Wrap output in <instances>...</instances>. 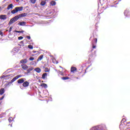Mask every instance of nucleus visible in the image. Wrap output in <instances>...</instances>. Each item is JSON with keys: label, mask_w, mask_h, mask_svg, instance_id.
I'll list each match as a JSON object with an SVG mask.
<instances>
[{"label": "nucleus", "mask_w": 130, "mask_h": 130, "mask_svg": "<svg viewBox=\"0 0 130 130\" xmlns=\"http://www.w3.org/2000/svg\"><path fill=\"white\" fill-rule=\"evenodd\" d=\"M76 79H78V78L77 77V78H76Z\"/></svg>", "instance_id": "obj_45"}, {"label": "nucleus", "mask_w": 130, "mask_h": 130, "mask_svg": "<svg viewBox=\"0 0 130 130\" xmlns=\"http://www.w3.org/2000/svg\"><path fill=\"white\" fill-rule=\"evenodd\" d=\"M15 22H16V21H15V20H14V18H13L12 19H11L10 20L9 24V25H12V24H13V23H15Z\"/></svg>", "instance_id": "obj_10"}, {"label": "nucleus", "mask_w": 130, "mask_h": 130, "mask_svg": "<svg viewBox=\"0 0 130 130\" xmlns=\"http://www.w3.org/2000/svg\"><path fill=\"white\" fill-rule=\"evenodd\" d=\"M69 78L68 77H64L62 78V80H69Z\"/></svg>", "instance_id": "obj_28"}, {"label": "nucleus", "mask_w": 130, "mask_h": 130, "mask_svg": "<svg viewBox=\"0 0 130 130\" xmlns=\"http://www.w3.org/2000/svg\"><path fill=\"white\" fill-rule=\"evenodd\" d=\"M128 123H130V122H129Z\"/></svg>", "instance_id": "obj_46"}, {"label": "nucleus", "mask_w": 130, "mask_h": 130, "mask_svg": "<svg viewBox=\"0 0 130 130\" xmlns=\"http://www.w3.org/2000/svg\"><path fill=\"white\" fill-rule=\"evenodd\" d=\"M41 87H43L44 88H47V84L45 83H42L41 84Z\"/></svg>", "instance_id": "obj_24"}, {"label": "nucleus", "mask_w": 130, "mask_h": 130, "mask_svg": "<svg viewBox=\"0 0 130 130\" xmlns=\"http://www.w3.org/2000/svg\"><path fill=\"white\" fill-rule=\"evenodd\" d=\"M18 25H19V26H26V22L25 21L20 22L18 23Z\"/></svg>", "instance_id": "obj_5"}, {"label": "nucleus", "mask_w": 130, "mask_h": 130, "mask_svg": "<svg viewBox=\"0 0 130 130\" xmlns=\"http://www.w3.org/2000/svg\"><path fill=\"white\" fill-rule=\"evenodd\" d=\"M90 130H106V126L105 124L100 125L92 127Z\"/></svg>", "instance_id": "obj_1"}, {"label": "nucleus", "mask_w": 130, "mask_h": 130, "mask_svg": "<svg viewBox=\"0 0 130 130\" xmlns=\"http://www.w3.org/2000/svg\"><path fill=\"white\" fill-rule=\"evenodd\" d=\"M34 59V57H30L29 58V60H33Z\"/></svg>", "instance_id": "obj_37"}, {"label": "nucleus", "mask_w": 130, "mask_h": 130, "mask_svg": "<svg viewBox=\"0 0 130 130\" xmlns=\"http://www.w3.org/2000/svg\"><path fill=\"white\" fill-rule=\"evenodd\" d=\"M22 83H24V79L23 78H21L18 80V84H22Z\"/></svg>", "instance_id": "obj_14"}, {"label": "nucleus", "mask_w": 130, "mask_h": 130, "mask_svg": "<svg viewBox=\"0 0 130 130\" xmlns=\"http://www.w3.org/2000/svg\"><path fill=\"white\" fill-rule=\"evenodd\" d=\"M23 37L20 36V37H19L18 38V40H22V39H23Z\"/></svg>", "instance_id": "obj_34"}, {"label": "nucleus", "mask_w": 130, "mask_h": 130, "mask_svg": "<svg viewBox=\"0 0 130 130\" xmlns=\"http://www.w3.org/2000/svg\"><path fill=\"white\" fill-rule=\"evenodd\" d=\"M16 80H18V78H17V76H15L11 80V83H14V82H15V81H16Z\"/></svg>", "instance_id": "obj_22"}, {"label": "nucleus", "mask_w": 130, "mask_h": 130, "mask_svg": "<svg viewBox=\"0 0 130 130\" xmlns=\"http://www.w3.org/2000/svg\"><path fill=\"white\" fill-rule=\"evenodd\" d=\"M1 20H7V15H0Z\"/></svg>", "instance_id": "obj_4"}, {"label": "nucleus", "mask_w": 130, "mask_h": 130, "mask_svg": "<svg viewBox=\"0 0 130 130\" xmlns=\"http://www.w3.org/2000/svg\"><path fill=\"white\" fill-rule=\"evenodd\" d=\"M5 93V88H1L0 89V95H3Z\"/></svg>", "instance_id": "obj_17"}, {"label": "nucleus", "mask_w": 130, "mask_h": 130, "mask_svg": "<svg viewBox=\"0 0 130 130\" xmlns=\"http://www.w3.org/2000/svg\"><path fill=\"white\" fill-rule=\"evenodd\" d=\"M29 86V82L25 81L23 83V87H28Z\"/></svg>", "instance_id": "obj_7"}, {"label": "nucleus", "mask_w": 130, "mask_h": 130, "mask_svg": "<svg viewBox=\"0 0 130 130\" xmlns=\"http://www.w3.org/2000/svg\"><path fill=\"white\" fill-rule=\"evenodd\" d=\"M4 98H5V95H3V96L0 98V100L1 101L3 100L4 99Z\"/></svg>", "instance_id": "obj_36"}, {"label": "nucleus", "mask_w": 130, "mask_h": 130, "mask_svg": "<svg viewBox=\"0 0 130 130\" xmlns=\"http://www.w3.org/2000/svg\"><path fill=\"white\" fill-rule=\"evenodd\" d=\"M94 41L95 42V44H96V43H97V38L94 39Z\"/></svg>", "instance_id": "obj_40"}, {"label": "nucleus", "mask_w": 130, "mask_h": 130, "mask_svg": "<svg viewBox=\"0 0 130 130\" xmlns=\"http://www.w3.org/2000/svg\"><path fill=\"white\" fill-rule=\"evenodd\" d=\"M16 10H17L18 12H21V11H23V7H16Z\"/></svg>", "instance_id": "obj_15"}, {"label": "nucleus", "mask_w": 130, "mask_h": 130, "mask_svg": "<svg viewBox=\"0 0 130 130\" xmlns=\"http://www.w3.org/2000/svg\"><path fill=\"white\" fill-rule=\"evenodd\" d=\"M28 48L29 49H33V46L31 45H29L28 46Z\"/></svg>", "instance_id": "obj_30"}, {"label": "nucleus", "mask_w": 130, "mask_h": 130, "mask_svg": "<svg viewBox=\"0 0 130 130\" xmlns=\"http://www.w3.org/2000/svg\"><path fill=\"white\" fill-rule=\"evenodd\" d=\"M16 33H24V30H15Z\"/></svg>", "instance_id": "obj_26"}, {"label": "nucleus", "mask_w": 130, "mask_h": 130, "mask_svg": "<svg viewBox=\"0 0 130 130\" xmlns=\"http://www.w3.org/2000/svg\"><path fill=\"white\" fill-rule=\"evenodd\" d=\"M53 63H56V64H57V63H58V62L56 60H55V59L53 60Z\"/></svg>", "instance_id": "obj_31"}, {"label": "nucleus", "mask_w": 130, "mask_h": 130, "mask_svg": "<svg viewBox=\"0 0 130 130\" xmlns=\"http://www.w3.org/2000/svg\"><path fill=\"white\" fill-rule=\"evenodd\" d=\"M14 51H15V52H18L19 51V49L18 48H14L13 49Z\"/></svg>", "instance_id": "obj_27"}, {"label": "nucleus", "mask_w": 130, "mask_h": 130, "mask_svg": "<svg viewBox=\"0 0 130 130\" xmlns=\"http://www.w3.org/2000/svg\"><path fill=\"white\" fill-rule=\"evenodd\" d=\"M35 72H36L37 73H38L39 74L41 73V69H40V68H37L35 69Z\"/></svg>", "instance_id": "obj_9"}, {"label": "nucleus", "mask_w": 130, "mask_h": 130, "mask_svg": "<svg viewBox=\"0 0 130 130\" xmlns=\"http://www.w3.org/2000/svg\"><path fill=\"white\" fill-rule=\"evenodd\" d=\"M31 4H35L36 3V0H30Z\"/></svg>", "instance_id": "obj_32"}, {"label": "nucleus", "mask_w": 130, "mask_h": 130, "mask_svg": "<svg viewBox=\"0 0 130 130\" xmlns=\"http://www.w3.org/2000/svg\"><path fill=\"white\" fill-rule=\"evenodd\" d=\"M20 18H21V17H20V15H18L16 16L15 17H14L13 18V19H14V20H15V21H18V20H19V19H20Z\"/></svg>", "instance_id": "obj_13"}, {"label": "nucleus", "mask_w": 130, "mask_h": 130, "mask_svg": "<svg viewBox=\"0 0 130 130\" xmlns=\"http://www.w3.org/2000/svg\"><path fill=\"white\" fill-rule=\"evenodd\" d=\"M45 72L46 73H48V72H49V69H48V68H45Z\"/></svg>", "instance_id": "obj_33"}, {"label": "nucleus", "mask_w": 130, "mask_h": 130, "mask_svg": "<svg viewBox=\"0 0 130 130\" xmlns=\"http://www.w3.org/2000/svg\"><path fill=\"white\" fill-rule=\"evenodd\" d=\"M51 6H55L56 5V2L54 1H52L50 3Z\"/></svg>", "instance_id": "obj_20"}, {"label": "nucleus", "mask_w": 130, "mask_h": 130, "mask_svg": "<svg viewBox=\"0 0 130 130\" xmlns=\"http://www.w3.org/2000/svg\"><path fill=\"white\" fill-rule=\"evenodd\" d=\"M75 71H77V68H76L75 67L71 68V73H74Z\"/></svg>", "instance_id": "obj_16"}, {"label": "nucleus", "mask_w": 130, "mask_h": 130, "mask_svg": "<svg viewBox=\"0 0 130 130\" xmlns=\"http://www.w3.org/2000/svg\"><path fill=\"white\" fill-rule=\"evenodd\" d=\"M27 62H28V60L26 59L20 60V63H27Z\"/></svg>", "instance_id": "obj_11"}, {"label": "nucleus", "mask_w": 130, "mask_h": 130, "mask_svg": "<svg viewBox=\"0 0 130 130\" xmlns=\"http://www.w3.org/2000/svg\"><path fill=\"white\" fill-rule=\"evenodd\" d=\"M125 125H126V122L125 121V119H122L121 121V124L119 125V128L120 129H123V128L125 127Z\"/></svg>", "instance_id": "obj_2"}, {"label": "nucleus", "mask_w": 130, "mask_h": 130, "mask_svg": "<svg viewBox=\"0 0 130 130\" xmlns=\"http://www.w3.org/2000/svg\"><path fill=\"white\" fill-rule=\"evenodd\" d=\"M92 48H96V46L94 45L93 43H92Z\"/></svg>", "instance_id": "obj_38"}, {"label": "nucleus", "mask_w": 130, "mask_h": 130, "mask_svg": "<svg viewBox=\"0 0 130 130\" xmlns=\"http://www.w3.org/2000/svg\"><path fill=\"white\" fill-rule=\"evenodd\" d=\"M17 12H18V10H17L16 8L11 11L12 14H16Z\"/></svg>", "instance_id": "obj_19"}, {"label": "nucleus", "mask_w": 130, "mask_h": 130, "mask_svg": "<svg viewBox=\"0 0 130 130\" xmlns=\"http://www.w3.org/2000/svg\"><path fill=\"white\" fill-rule=\"evenodd\" d=\"M11 9H13V5L12 4L8 5L7 7V10H11Z\"/></svg>", "instance_id": "obj_21"}, {"label": "nucleus", "mask_w": 130, "mask_h": 130, "mask_svg": "<svg viewBox=\"0 0 130 130\" xmlns=\"http://www.w3.org/2000/svg\"><path fill=\"white\" fill-rule=\"evenodd\" d=\"M9 122H11V121H13L14 120V119H13V117H10L8 119Z\"/></svg>", "instance_id": "obj_29"}, {"label": "nucleus", "mask_w": 130, "mask_h": 130, "mask_svg": "<svg viewBox=\"0 0 130 130\" xmlns=\"http://www.w3.org/2000/svg\"><path fill=\"white\" fill-rule=\"evenodd\" d=\"M34 70V68L30 67L27 70V74H30V72H31V71H33Z\"/></svg>", "instance_id": "obj_8"}, {"label": "nucleus", "mask_w": 130, "mask_h": 130, "mask_svg": "<svg viewBox=\"0 0 130 130\" xmlns=\"http://www.w3.org/2000/svg\"><path fill=\"white\" fill-rule=\"evenodd\" d=\"M15 1H16V2H19V1H20V0H15Z\"/></svg>", "instance_id": "obj_42"}, {"label": "nucleus", "mask_w": 130, "mask_h": 130, "mask_svg": "<svg viewBox=\"0 0 130 130\" xmlns=\"http://www.w3.org/2000/svg\"><path fill=\"white\" fill-rule=\"evenodd\" d=\"M11 126H12V124L11 125Z\"/></svg>", "instance_id": "obj_47"}, {"label": "nucleus", "mask_w": 130, "mask_h": 130, "mask_svg": "<svg viewBox=\"0 0 130 130\" xmlns=\"http://www.w3.org/2000/svg\"><path fill=\"white\" fill-rule=\"evenodd\" d=\"M2 10V7H0V11Z\"/></svg>", "instance_id": "obj_44"}, {"label": "nucleus", "mask_w": 130, "mask_h": 130, "mask_svg": "<svg viewBox=\"0 0 130 130\" xmlns=\"http://www.w3.org/2000/svg\"><path fill=\"white\" fill-rule=\"evenodd\" d=\"M42 58H43V55H41L38 59V61L41 60Z\"/></svg>", "instance_id": "obj_23"}, {"label": "nucleus", "mask_w": 130, "mask_h": 130, "mask_svg": "<svg viewBox=\"0 0 130 130\" xmlns=\"http://www.w3.org/2000/svg\"><path fill=\"white\" fill-rule=\"evenodd\" d=\"M124 16H125V17H128L129 16V11H128V10L126 9V10H125L124 12Z\"/></svg>", "instance_id": "obj_3"}, {"label": "nucleus", "mask_w": 130, "mask_h": 130, "mask_svg": "<svg viewBox=\"0 0 130 130\" xmlns=\"http://www.w3.org/2000/svg\"><path fill=\"white\" fill-rule=\"evenodd\" d=\"M0 35H1V36H3V32H2V31H0Z\"/></svg>", "instance_id": "obj_41"}, {"label": "nucleus", "mask_w": 130, "mask_h": 130, "mask_svg": "<svg viewBox=\"0 0 130 130\" xmlns=\"http://www.w3.org/2000/svg\"><path fill=\"white\" fill-rule=\"evenodd\" d=\"M22 68L26 71V70H28V66L26 64L21 65Z\"/></svg>", "instance_id": "obj_6"}, {"label": "nucleus", "mask_w": 130, "mask_h": 130, "mask_svg": "<svg viewBox=\"0 0 130 130\" xmlns=\"http://www.w3.org/2000/svg\"><path fill=\"white\" fill-rule=\"evenodd\" d=\"M10 29H13V28L12 27H10Z\"/></svg>", "instance_id": "obj_43"}, {"label": "nucleus", "mask_w": 130, "mask_h": 130, "mask_svg": "<svg viewBox=\"0 0 130 130\" xmlns=\"http://www.w3.org/2000/svg\"><path fill=\"white\" fill-rule=\"evenodd\" d=\"M26 16H27V13H24L19 14V17L20 18H22L23 17H26Z\"/></svg>", "instance_id": "obj_12"}, {"label": "nucleus", "mask_w": 130, "mask_h": 130, "mask_svg": "<svg viewBox=\"0 0 130 130\" xmlns=\"http://www.w3.org/2000/svg\"><path fill=\"white\" fill-rule=\"evenodd\" d=\"M47 77V73H45L42 75V78L44 80Z\"/></svg>", "instance_id": "obj_18"}, {"label": "nucleus", "mask_w": 130, "mask_h": 130, "mask_svg": "<svg viewBox=\"0 0 130 130\" xmlns=\"http://www.w3.org/2000/svg\"><path fill=\"white\" fill-rule=\"evenodd\" d=\"M21 77H22V75H21L16 76V78L17 79H19V78H21Z\"/></svg>", "instance_id": "obj_35"}, {"label": "nucleus", "mask_w": 130, "mask_h": 130, "mask_svg": "<svg viewBox=\"0 0 130 130\" xmlns=\"http://www.w3.org/2000/svg\"><path fill=\"white\" fill-rule=\"evenodd\" d=\"M46 4V2L45 1H42L41 3V6H45Z\"/></svg>", "instance_id": "obj_25"}, {"label": "nucleus", "mask_w": 130, "mask_h": 130, "mask_svg": "<svg viewBox=\"0 0 130 130\" xmlns=\"http://www.w3.org/2000/svg\"><path fill=\"white\" fill-rule=\"evenodd\" d=\"M26 38H27V39H28V40H30V39H31V37L30 36H27Z\"/></svg>", "instance_id": "obj_39"}]
</instances>
